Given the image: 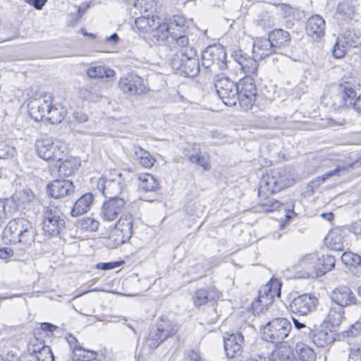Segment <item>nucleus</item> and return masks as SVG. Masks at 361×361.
<instances>
[{"label":"nucleus","mask_w":361,"mask_h":361,"mask_svg":"<svg viewBox=\"0 0 361 361\" xmlns=\"http://www.w3.org/2000/svg\"><path fill=\"white\" fill-rule=\"evenodd\" d=\"M48 192L51 197L59 199L73 194L74 185L69 180L57 179L48 185Z\"/></svg>","instance_id":"obj_16"},{"label":"nucleus","mask_w":361,"mask_h":361,"mask_svg":"<svg viewBox=\"0 0 361 361\" xmlns=\"http://www.w3.org/2000/svg\"><path fill=\"white\" fill-rule=\"evenodd\" d=\"M350 231L355 235L361 236V220L353 222L350 226Z\"/></svg>","instance_id":"obj_64"},{"label":"nucleus","mask_w":361,"mask_h":361,"mask_svg":"<svg viewBox=\"0 0 361 361\" xmlns=\"http://www.w3.org/2000/svg\"><path fill=\"white\" fill-rule=\"evenodd\" d=\"M341 259L346 266L357 268L361 265V257L351 252H343Z\"/></svg>","instance_id":"obj_45"},{"label":"nucleus","mask_w":361,"mask_h":361,"mask_svg":"<svg viewBox=\"0 0 361 361\" xmlns=\"http://www.w3.org/2000/svg\"><path fill=\"white\" fill-rule=\"evenodd\" d=\"M160 20L157 16L143 15L135 20V25L143 32H152L159 26Z\"/></svg>","instance_id":"obj_22"},{"label":"nucleus","mask_w":361,"mask_h":361,"mask_svg":"<svg viewBox=\"0 0 361 361\" xmlns=\"http://www.w3.org/2000/svg\"><path fill=\"white\" fill-rule=\"evenodd\" d=\"M48 109L47 101H35L29 106V114L35 121H39L46 118Z\"/></svg>","instance_id":"obj_32"},{"label":"nucleus","mask_w":361,"mask_h":361,"mask_svg":"<svg viewBox=\"0 0 361 361\" xmlns=\"http://www.w3.org/2000/svg\"><path fill=\"white\" fill-rule=\"evenodd\" d=\"M139 188L144 192H152L158 188V180L149 173H143L139 176Z\"/></svg>","instance_id":"obj_34"},{"label":"nucleus","mask_w":361,"mask_h":361,"mask_svg":"<svg viewBox=\"0 0 361 361\" xmlns=\"http://www.w3.org/2000/svg\"><path fill=\"white\" fill-rule=\"evenodd\" d=\"M324 183L322 180V178L319 176L312 180L307 185V189L309 191H310L312 193L314 192V191L317 189L322 183Z\"/></svg>","instance_id":"obj_60"},{"label":"nucleus","mask_w":361,"mask_h":361,"mask_svg":"<svg viewBox=\"0 0 361 361\" xmlns=\"http://www.w3.org/2000/svg\"><path fill=\"white\" fill-rule=\"evenodd\" d=\"M318 299L310 293H304L295 298L289 305L290 312L305 316L316 310Z\"/></svg>","instance_id":"obj_12"},{"label":"nucleus","mask_w":361,"mask_h":361,"mask_svg":"<svg viewBox=\"0 0 361 361\" xmlns=\"http://www.w3.org/2000/svg\"><path fill=\"white\" fill-rule=\"evenodd\" d=\"M94 200V196L92 193L87 192L82 195L75 202L72 207L71 214L72 216H78L90 209Z\"/></svg>","instance_id":"obj_26"},{"label":"nucleus","mask_w":361,"mask_h":361,"mask_svg":"<svg viewBox=\"0 0 361 361\" xmlns=\"http://www.w3.org/2000/svg\"><path fill=\"white\" fill-rule=\"evenodd\" d=\"M232 56L235 62H237L240 66L244 64V63L249 59L250 56L243 51L241 49L235 50L232 54Z\"/></svg>","instance_id":"obj_55"},{"label":"nucleus","mask_w":361,"mask_h":361,"mask_svg":"<svg viewBox=\"0 0 361 361\" xmlns=\"http://www.w3.org/2000/svg\"><path fill=\"white\" fill-rule=\"evenodd\" d=\"M128 201V198L124 196L121 198H107L101 206L100 218L107 222L116 220L119 214L126 209Z\"/></svg>","instance_id":"obj_10"},{"label":"nucleus","mask_w":361,"mask_h":361,"mask_svg":"<svg viewBox=\"0 0 361 361\" xmlns=\"http://www.w3.org/2000/svg\"><path fill=\"white\" fill-rule=\"evenodd\" d=\"M281 290L276 281H270L261 287L258 291V297L252 302V311L255 314H259L263 310L274 302L276 295L280 296Z\"/></svg>","instance_id":"obj_8"},{"label":"nucleus","mask_w":361,"mask_h":361,"mask_svg":"<svg viewBox=\"0 0 361 361\" xmlns=\"http://www.w3.org/2000/svg\"><path fill=\"white\" fill-rule=\"evenodd\" d=\"M291 329V324L287 319H274L262 329V338L273 343H280L288 336Z\"/></svg>","instance_id":"obj_6"},{"label":"nucleus","mask_w":361,"mask_h":361,"mask_svg":"<svg viewBox=\"0 0 361 361\" xmlns=\"http://www.w3.org/2000/svg\"><path fill=\"white\" fill-rule=\"evenodd\" d=\"M292 320H293L294 326L297 329L302 330V332L307 336H310L312 334V329L310 327L307 326L304 323L300 322V321H298L297 319H295L294 317H292Z\"/></svg>","instance_id":"obj_58"},{"label":"nucleus","mask_w":361,"mask_h":361,"mask_svg":"<svg viewBox=\"0 0 361 361\" xmlns=\"http://www.w3.org/2000/svg\"><path fill=\"white\" fill-rule=\"evenodd\" d=\"M257 59L258 58H256L255 55L252 57L250 56L240 66V68L247 74L255 73L258 68Z\"/></svg>","instance_id":"obj_50"},{"label":"nucleus","mask_w":361,"mask_h":361,"mask_svg":"<svg viewBox=\"0 0 361 361\" xmlns=\"http://www.w3.org/2000/svg\"><path fill=\"white\" fill-rule=\"evenodd\" d=\"M35 229L28 219L15 218L6 224L2 238L6 243H20L28 247L35 242Z\"/></svg>","instance_id":"obj_1"},{"label":"nucleus","mask_w":361,"mask_h":361,"mask_svg":"<svg viewBox=\"0 0 361 361\" xmlns=\"http://www.w3.org/2000/svg\"><path fill=\"white\" fill-rule=\"evenodd\" d=\"M317 255L315 254L306 255L302 257L296 264L297 269L302 273L303 277L317 278L316 269Z\"/></svg>","instance_id":"obj_18"},{"label":"nucleus","mask_w":361,"mask_h":361,"mask_svg":"<svg viewBox=\"0 0 361 361\" xmlns=\"http://www.w3.org/2000/svg\"><path fill=\"white\" fill-rule=\"evenodd\" d=\"M126 187L125 178L116 171L109 177H102L97 182V188L106 198H121L120 195Z\"/></svg>","instance_id":"obj_5"},{"label":"nucleus","mask_w":361,"mask_h":361,"mask_svg":"<svg viewBox=\"0 0 361 361\" xmlns=\"http://www.w3.org/2000/svg\"><path fill=\"white\" fill-rule=\"evenodd\" d=\"M348 47H357L361 44V32L355 30H347L340 38Z\"/></svg>","instance_id":"obj_37"},{"label":"nucleus","mask_w":361,"mask_h":361,"mask_svg":"<svg viewBox=\"0 0 361 361\" xmlns=\"http://www.w3.org/2000/svg\"><path fill=\"white\" fill-rule=\"evenodd\" d=\"M312 341L319 348H324L331 345L336 339L334 330L326 331L325 330L313 331L310 336H308Z\"/></svg>","instance_id":"obj_25"},{"label":"nucleus","mask_w":361,"mask_h":361,"mask_svg":"<svg viewBox=\"0 0 361 361\" xmlns=\"http://www.w3.org/2000/svg\"><path fill=\"white\" fill-rule=\"evenodd\" d=\"M219 297L217 290L214 287L197 289L193 296L192 300L195 306L205 305L209 301L214 300Z\"/></svg>","instance_id":"obj_24"},{"label":"nucleus","mask_w":361,"mask_h":361,"mask_svg":"<svg viewBox=\"0 0 361 361\" xmlns=\"http://www.w3.org/2000/svg\"><path fill=\"white\" fill-rule=\"evenodd\" d=\"M268 37L277 52L288 47L290 42L289 32L280 28L269 32Z\"/></svg>","instance_id":"obj_23"},{"label":"nucleus","mask_w":361,"mask_h":361,"mask_svg":"<svg viewBox=\"0 0 361 361\" xmlns=\"http://www.w3.org/2000/svg\"><path fill=\"white\" fill-rule=\"evenodd\" d=\"M26 3L32 6L37 10H41L47 3V0H25Z\"/></svg>","instance_id":"obj_62"},{"label":"nucleus","mask_w":361,"mask_h":361,"mask_svg":"<svg viewBox=\"0 0 361 361\" xmlns=\"http://www.w3.org/2000/svg\"><path fill=\"white\" fill-rule=\"evenodd\" d=\"M186 33L187 32H180L178 33L177 36L176 37H171L173 39L176 41V44L179 47H182V49L190 47H188L189 40Z\"/></svg>","instance_id":"obj_54"},{"label":"nucleus","mask_w":361,"mask_h":361,"mask_svg":"<svg viewBox=\"0 0 361 361\" xmlns=\"http://www.w3.org/2000/svg\"><path fill=\"white\" fill-rule=\"evenodd\" d=\"M329 163L331 164V166L334 167L332 170L328 171L322 176H319L324 182H325L326 180L336 176L339 177L341 176H343L347 173V172L353 168L354 164L353 163H348L345 164L343 162H341L340 161H329Z\"/></svg>","instance_id":"obj_28"},{"label":"nucleus","mask_w":361,"mask_h":361,"mask_svg":"<svg viewBox=\"0 0 361 361\" xmlns=\"http://www.w3.org/2000/svg\"><path fill=\"white\" fill-rule=\"evenodd\" d=\"M327 247L335 251H343L346 240L344 238V233L340 228L331 229L325 238Z\"/></svg>","instance_id":"obj_20"},{"label":"nucleus","mask_w":361,"mask_h":361,"mask_svg":"<svg viewBox=\"0 0 361 361\" xmlns=\"http://www.w3.org/2000/svg\"><path fill=\"white\" fill-rule=\"evenodd\" d=\"M63 118L64 116L62 112L58 108L51 106L49 103V109L45 119L51 124H56L61 123Z\"/></svg>","instance_id":"obj_46"},{"label":"nucleus","mask_w":361,"mask_h":361,"mask_svg":"<svg viewBox=\"0 0 361 361\" xmlns=\"http://www.w3.org/2000/svg\"><path fill=\"white\" fill-rule=\"evenodd\" d=\"M238 94H248L257 95V89L255 80L252 77L246 76L237 82Z\"/></svg>","instance_id":"obj_36"},{"label":"nucleus","mask_w":361,"mask_h":361,"mask_svg":"<svg viewBox=\"0 0 361 361\" xmlns=\"http://www.w3.org/2000/svg\"><path fill=\"white\" fill-rule=\"evenodd\" d=\"M152 33L153 38L159 43H165L167 41L169 36H170V32L165 22L162 23L161 20H159V26L156 27Z\"/></svg>","instance_id":"obj_44"},{"label":"nucleus","mask_w":361,"mask_h":361,"mask_svg":"<svg viewBox=\"0 0 361 361\" xmlns=\"http://www.w3.org/2000/svg\"><path fill=\"white\" fill-rule=\"evenodd\" d=\"M340 89L342 92L341 97L343 100V104L351 106L353 103V100L356 95L355 91L348 84L341 85Z\"/></svg>","instance_id":"obj_47"},{"label":"nucleus","mask_w":361,"mask_h":361,"mask_svg":"<svg viewBox=\"0 0 361 361\" xmlns=\"http://www.w3.org/2000/svg\"><path fill=\"white\" fill-rule=\"evenodd\" d=\"M173 69L185 77L196 76L200 70L197 51L193 47L181 49L171 59Z\"/></svg>","instance_id":"obj_3"},{"label":"nucleus","mask_w":361,"mask_h":361,"mask_svg":"<svg viewBox=\"0 0 361 361\" xmlns=\"http://www.w3.org/2000/svg\"><path fill=\"white\" fill-rule=\"evenodd\" d=\"M35 149L37 155L46 161L54 163L63 159L65 154L55 145L52 139L49 137L40 138L35 142Z\"/></svg>","instance_id":"obj_11"},{"label":"nucleus","mask_w":361,"mask_h":361,"mask_svg":"<svg viewBox=\"0 0 361 361\" xmlns=\"http://www.w3.org/2000/svg\"><path fill=\"white\" fill-rule=\"evenodd\" d=\"M53 164L58 169L59 175L63 176L72 175L78 167V161L76 159L67 158L66 155L62 160L55 161Z\"/></svg>","instance_id":"obj_27"},{"label":"nucleus","mask_w":361,"mask_h":361,"mask_svg":"<svg viewBox=\"0 0 361 361\" xmlns=\"http://www.w3.org/2000/svg\"><path fill=\"white\" fill-rule=\"evenodd\" d=\"M317 277L324 275L335 267L336 260L334 257L331 255H322V257L317 256Z\"/></svg>","instance_id":"obj_33"},{"label":"nucleus","mask_w":361,"mask_h":361,"mask_svg":"<svg viewBox=\"0 0 361 361\" xmlns=\"http://www.w3.org/2000/svg\"><path fill=\"white\" fill-rule=\"evenodd\" d=\"M256 97L257 95L255 94H238V101L240 107L243 110L247 111L255 104Z\"/></svg>","instance_id":"obj_48"},{"label":"nucleus","mask_w":361,"mask_h":361,"mask_svg":"<svg viewBox=\"0 0 361 361\" xmlns=\"http://www.w3.org/2000/svg\"><path fill=\"white\" fill-rule=\"evenodd\" d=\"M168 27L171 37L177 36L178 33L187 32V27L184 18L180 15H175L165 22Z\"/></svg>","instance_id":"obj_30"},{"label":"nucleus","mask_w":361,"mask_h":361,"mask_svg":"<svg viewBox=\"0 0 361 361\" xmlns=\"http://www.w3.org/2000/svg\"><path fill=\"white\" fill-rule=\"evenodd\" d=\"M97 353L90 350H85V353H78V360L80 361H89L92 360H97Z\"/></svg>","instance_id":"obj_56"},{"label":"nucleus","mask_w":361,"mask_h":361,"mask_svg":"<svg viewBox=\"0 0 361 361\" xmlns=\"http://www.w3.org/2000/svg\"><path fill=\"white\" fill-rule=\"evenodd\" d=\"M156 329L164 337V340L172 336L177 331L176 326L172 321L163 318L157 323Z\"/></svg>","instance_id":"obj_35"},{"label":"nucleus","mask_w":361,"mask_h":361,"mask_svg":"<svg viewBox=\"0 0 361 361\" xmlns=\"http://www.w3.org/2000/svg\"><path fill=\"white\" fill-rule=\"evenodd\" d=\"M349 356L353 359L355 357L357 360H360V361H361V345L351 348Z\"/></svg>","instance_id":"obj_63"},{"label":"nucleus","mask_w":361,"mask_h":361,"mask_svg":"<svg viewBox=\"0 0 361 361\" xmlns=\"http://www.w3.org/2000/svg\"><path fill=\"white\" fill-rule=\"evenodd\" d=\"M223 339L224 350L228 357L234 358L241 355L244 336L240 331L225 332Z\"/></svg>","instance_id":"obj_14"},{"label":"nucleus","mask_w":361,"mask_h":361,"mask_svg":"<svg viewBox=\"0 0 361 361\" xmlns=\"http://www.w3.org/2000/svg\"><path fill=\"white\" fill-rule=\"evenodd\" d=\"M87 92V87L84 88L80 90V94L87 99L89 101H96L98 99V98L100 97V95H99L98 93H93L92 92H89L88 94H86Z\"/></svg>","instance_id":"obj_61"},{"label":"nucleus","mask_w":361,"mask_h":361,"mask_svg":"<svg viewBox=\"0 0 361 361\" xmlns=\"http://www.w3.org/2000/svg\"><path fill=\"white\" fill-rule=\"evenodd\" d=\"M80 224L82 228L90 231H96L99 226V222L91 217H85L80 220Z\"/></svg>","instance_id":"obj_51"},{"label":"nucleus","mask_w":361,"mask_h":361,"mask_svg":"<svg viewBox=\"0 0 361 361\" xmlns=\"http://www.w3.org/2000/svg\"><path fill=\"white\" fill-rule=\"evenodd\" d=\"M345 47L347 46H345V43L338 38L332 49L333 56L336 59L343 58L346 54Z\"/></svg>","instance_id":"obj_52"},{"label":"nucleus","mask_w":361,"mask_h":361,"mask_svg":"<svg viewBox=\"0 0 361 361\" xmlns=\"http://www.w3.org/2000/svg\"><path fill=\"white\" fill-rule=\"evenodd\" d=\"M218 97L227 106H235L238 102L237 83L227 77L217 78L214 82Z\"/></svg>","instance_id":"obj_9"},{"label":"nucleus","mask_w":361,"mask_h":361,"mask_svg":"<svg viewBox=\"0 0 361 361\" xmlns=\"http://www.w3.org/2000/svg\"><path fill=\"white\" fill-rule=\"evenodd\" d=\"M16 153L15 148L5 140H0V159L13 157Z\"/></svg>","instance_id":"obj_49"},{"label":"nucleus","mask_w":361,"mask_h":361,"mask_svg":"<svg viewBox=\"0 0 361 361\" xmlns=\"http://www.w3.org/2000/svg\"><path fill=\"white\" fill-rule=\"evenodd\" d=\"M133 217L130 214L121 216L114 225V228L109 238V246L116 248L127 243L133 235Z\"/></svg>","instance_id":"obj_4"},{"label":"nucleus","mask_w":361,"mask_h":361,"mask_svg":"<svg viewBox=\"0 0 361 361\" xmlns=\"http://www.w3.org/2000/svg\"><path fill=\"white\" fill-rule=\"evenodd\" d=\"M293 180L286 169H279L271 171L263 175L259 183V196H266L279 192L284 188L290 186Z\"/></svg>","instance_id":"obj_2"},{"label":"nucleus","mask_w":361,"mask_h":361,"mask_svg":"<svg viewBox=\"0 0 361 361\" xmlns=\"http://www.w3.org/2000/svg\"><path fill=\"white\" fill-rule=\"evenodd\" d=\"M361 331V323L356 322L352 324L348 329L344 331V334L348 337L357 336Z\"/></svg>","instance_id":"obj_57"},{"label":"nucleus","mask_w":361,"mask_h":361,"mask_svg":"<svg viewBox=\"0 0 361 361\" xmlns=\"http://www.w3.org/2000/svg\"><path fill=\"white\" fill-rule=\"evenodd\" d=\"M325 21L319 15H314L308 18L306 32L314 41H318L324 36Z\"/></svg>","instance_id":"obj_17"},{"label":"nucleus","mask_w":361,"mask_h":361,"mask_svg":"<svg viewBox=\"0 0 361 361\" xmlns=\"http://www.w3.org/2000/svg\"><path fill=\"white\" fill-rule=\"evenodd\" d=\"M252 53L261 60L273 54L277 53L269 38H257L252 45Z\"/></svg>","instance_id":"obj_19"},{"label":"nucleus","mask_w":361,"mask_h":361,"mask_svg":"<svg viewBox=\"0 0 361 361\" xmlns=\"http://www.w3.org/2000/svg\"><path fill=\"white\" fill-rule=\"evenodd\" d=\"M296 352L300 361H315L316 354L313 350L305 344H298Z\"/></svg>","instance_id":"obj_42"},{"label":"nucleus","mask_w":361,"mask_h":361,"mask_svg":"<svg viewBox=\"0 0 361 361\" xmlns=\"http://www.w3.org/2000/svg\"><path fill=\"white\" fill-rule=\"evenodd\" d=\"M271 357H278L281 361H298L294 356L293 350L288 346H280L271 351Z\"/></svg>","instance_id":"obj_39"},{"label":"nucleus","mask_w":361,"mask_h":361,"mask_svg":"<svg viewBox=\"0 0 361 361\" xmlns=\"http://www.w3.org/2000/svg\"><path fill=\"white\" fill-rule=\"evenodd\" d=\"M202 66L211 71L227 68L226 53L224 47L214 44L207 47L202 53Z\"/></svg>","instance_id":"obj_7"},{"label":"nucleus","mask_w":361,"mask_h":361,"mask_svg":"<svg viewBox=\"0 0 361 361\" xmlns=\"http://www.w3.org/2000/svg\"><path fill=\"white\" fill-rule=\"evenodd\" d=\"M67 342L68 343L71 348L73 350V352L75 356H77L78 353H85V350L83 349L80 345L77 339L71 334H69L66 336Z\"/></svg>","instance_id":"obj_53"},{"label":"nucleus","mask_w":361,"mask_h":361,"mask_svg":"<svg viewBox=\"0 0 361 361\" xmlns=\"http://www.w3.org/2000/svg\"><path fill=\"white\" fill-rule=\"evenodd\" d=\"M184 154L188 157L192 163L201 166L205 170L210 169L207 157L201 155L200 149L196 145H190L188 149H185Z\"/></svg>","instance_id":"obj_29"},{"label":"nucleus","mask_w":361,"mask_h":361,"mask_svg":"<svg viewBox=\"0 0 361 361\" xmlns=\"http://www.w3.org/2000/svg\"><path fill=\"white\" fill-rule=\"evenodd\" d=\"M118 87L125 94L129 96L140 95L147 91L144 80L134 73H130L121 78Z\"/></svg>","instance_id":"obj_13"},{"label":"nucleus","mask_w":361,"mask_h":361,"mask_svg":"<svg viewBox=\"0 0 361 361\" xmlns=\"http://www.w3.org/2000/svg\"><path fill=\"white\" fill-rule=\"evenodd\" d=\"M332 302L341 307H348L357 304V299L350 288L346 285L336 287L330 293Z\"/></svg>","instance_id":"obj_15"},{"label":"nucleus","mask_w":361,"mask_h":361,"mask_svg":"<svg viewBox=\"0 0 361 361\" xmlns=\"http://www.w3.org/2000/svg\"><path fill=\"white\" fill-rule=\"evenodd\" d=\"M134 154L140 160V164L144 167L150 168L154 165L155 159L148 152L144 150L142 147H135Z\"/></svg>","instance_id":"obj_40"},{"label":"nucleus","mask_w":361,"mask_h":361,"mask_svg":"<svg viewBox=\"0 0 361 361\" xmlns=\"http://www.w3.org/2000/svg\"><path fill=\"white\" fill-rule=\"evenodd\" d=\"M115 74L113 69L103 66H92L87 70V75L91 78H111Z\"/></svg>","instance_id":"obj_38"},{"label":"nucleus","mask_w":361,"mask_h":361,"mask_svg":"<svg viewBox=\"0 0 361 361\" xmlns=\"http://www.w3.org/2000/svg\"><path fill=\"white\" fill-rule=\"evenodd\" d=\"M42 215L43 219L42 222L64 217V215L61 209L52 204L44 207Z\"/></svg>","instance_id":"obj_41"},{"label":"nucleus","mask_w":361,"mask_h":361,"mask_svg":"<svg viewBox=\"0 0 361 361\" xmlns=\"http://www.w3.org/2000/svg\"><path fill=\"white\" fill-rule=\"evenodd\" d=\"M345 310L343 307L338 305L330 307L324 319V323L328 328L332 329L338 327L345 319Z\"/></svg>","instance_id":"obj_21"},{"label":"nucleus","mask_w":361,"mask_h":361,"mask_svg":"<svg viewBox=\"0 0 361 361\" xmlns=\"http://www.w3.org/2000/svg\"><path fill=\"white\" fill-rule=\"evenodd\" d=\"M123 262H102L96 265V268L102 270H110L119 267Z\"/></svg>","instance_id":"obj_59"},{"label":"nucleus","mask_w":361,"mask_h":361,"mask_svg":"<svg viewBox=\"0 0 361 361\" xmlns=\"http://www.w3.org/2000/svg\"><path fill=\"white\" fill-rule=\"evenodd\" d=\"M66 225L65 218H59L42 222V230L45 235L50 237L57 236L64 229Z\"/></svg>","instance_id":"obj_31"},{"label":"nucleus","mask_w":361,"mask_h":361,"mask_svg":"<svg viewBox=\"0 0 361 361\" xmlns=\"http://www.w3.org/2000/svg\"><path fill=\"white\" fill-rule=\"evenodd\" d=\"M164 341V337L154 329L150 331L145 343L148 348L155 349Z\"/></svg>","instance_id":"obj_43"}]
</instances>
